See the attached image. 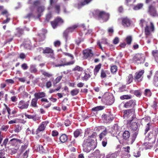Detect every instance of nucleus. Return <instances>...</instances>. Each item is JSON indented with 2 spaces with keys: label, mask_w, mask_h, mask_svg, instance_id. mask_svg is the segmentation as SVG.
I'll return each instance as SVG.
<instances>
[{
  "label": "nucleus",
  "mask_w": 158,
  "mask_h": 158,
  "mask_svg": "<svg viewBox=\"0 0 158 158\" xmlns=\"http://www.w3.org/2000/svg\"><path fill=\"white\" fill-rule=\"evenodd\" d=\"M97 136V133L90 129L85 130L84 137H87L85 138L82 144L84 152L88 153L96 147Z\"/></svg>",
  "instance_id": "obj_1"
},
{
  "label": "nucleus",
  "mask_w": 158,
  "mask_h": 158,
  "mask_svg": "<svg viewBox=\"0 0 158 158\" xmlns=\"http://www.w3.org/2000/svg\"><path fill=\"white\" fill-rule=\"evenodd\" d=\"M75 60L67 62L66 58H61L57 60V63L55 64V67H60L73 65L75 63Z\"/></svg>",
  "instance_id": "obj_2"
},
{
  "label": "nucleus",
  "mask_w": 158,
  "mask_h": 158,
  "mask_svg": "<svg viewBox=\"0 0 158 158\" xmlns=\"http://www.w3.org/2000/svg\"><path fill=\"white\" fill-rule=\"evenodd\" d=\"M95 14L98 16L99 19H102L104 22L107 21L109 18V15L104 11L96 10H95Z\"/></svg>",
  "instance_id": "obj_3"
},
{
  "label": "nucleus",
  "mask_w": 158,
  "mask_h": 158,
  "mask_svg": "<svg viewBox=\"0 0 158 158\" xmlns=\"http://www.w3.org/2000/svg\"><path fill=\"white\" fill-rule=\"evenodd\" d=\"M135 120L134 119L127 121V125L130 129L132 131H137L138 129L137 123L136 122L133 121Z\"/></svg>",
  "instance_id": "obj_4"
},
{
  "label": "nucleus",
  "mask_w": 158,
  "mask_h": 158,
  "mask_svg": "<svg viewBox=\"0 0 158 158\" xmlns=\"http://www.w3.org/2000/svg\"><path fill=\"white\" fill-rule=\"evenodd\" d=\"M102 99V101L108 105H110L114 102L113 98L111 96L109 95L108 94H105L104 95Z\"/></svg>",
  "instance_id": "obj_5"
},
{
  "label": "nucleus",
  "mask_w": 158,
  "mask_h": 158,
  "mask_svg": "<svg viewBox=\"0 0 158 158\" xmlns=\"http://www.w3.org/2000/svg\"><path fill=\"white\" fill-rule=\"evenodd\" d=\"M123 116L128 118L131 117V119H135L136 118L135 115L134 114L135 110L134 109H129L123 110Z\"/></svg>",
  "instance_id": "obj_6"
},
{
  "label": "nucleus",
  "mask_w": 158,
  "mask_h": 158,
  "mask_svg": "<svg viewBox=\"0 0 158 158\" xmlns=\"http://www.w3.org/2000/svg\"><path fill=\"white\" fill-rule=\"evenodd\" d=\"M29 100L27 102L21 100L19 101L18 104V107L21 110L27 109L29 105Z\"/></svg>",
  "instance_id": "obj_7"
},
{
  "label": "nucleus",
  "mask_w": 158,
  "mask_h": 158,
  "mask_svg": "<svg viewBox=\"0 0 158 158\" xmlns=\"http://www.w3.org/2000/svg\"><path fill=\"white\" fill-rule=\"evenodd\" d=\"M64 23V21L60 17H58L56 18L53 21L51 22V25L52 27L55 29L59 25L62 24Z\"/></svg>",
  "instance_id": "obj_8"
},
{
  "label": "nucleus",
  "mask_w": 158,
  "mask_h": 158,
  "mask_svg": "<svg viewBox=\"0 0 158 158\" xmlns=\"http://www.w3.org/2000/svg\"><path fill=\"white\" fill-rule=\"evenodd\" d=\"M144 70H141L135 73V75L134 77V80L136 82H140L143 80V78L142 75L144 73Z\"/></svg>",
  "instance_id": "obj_9"
},
{
  "label": "nucleus",
  "mask_w": 158,
  "mask_h": 158,
  "mask_svg": "<svg viewBox=\"0 0 158 158\" xmlns=\"http://www.w3.org/2000/svg\"><path fill=\"white\" fill-rule=\"evenodd\" d=\"M93 0H80L79 1L77 4H76V7L77 8L79 9L84 6L89 4Z\"/></svg>",
  "instance_id": "obj_10"
},
{
  "label": "nucleus",
  "mask_w": 158,
  "mask_h": 158,
  "mask_svg": "<svg viewBox=\"0 0 158 158\" xmlns=\"http://www.w3.org/2000/svg\"><path fill=\"white\" fill-rule=\"evenodd\" d=\"M136 105L135 101L131 99L126 102L124 105V107L126 108H132V109Z\"/></svg>",
  "instance_id": "obj_11"
},
{
  "label": "nucleus",
  "mask_w": 158,
  "mask_h": 158,
  "mask_svg": "<svg viewBox=\"0 0 158 158\" xmlns=\"http://www.w3.org/2000/svg\"><path fill=\"white\" fill-rule=\"evenodd\" d=\"M102 118L106 123L110 122L114 119L113 116L110 113L102 115Z\"/></svg>",
  "instance_id": "obj_12"
},
{
  "label": "nucleus",
  "mask_w": 158,
  "mask_h": 158,
  "mask_svg": "<svg viewBox=\"0 0 158 158\" xmlns=\"http://www.w3.org/2000/svg\"><path fill=\"white\" fill-rule=\"evenodd\" d=\"M150 25V27L148 25H146L145 28V33L147 36H148L150 35V31H153L154 30V25L152 22H151Z\"/></svg>",
  "instance_id": "obj_13"
},
{
  "label": "nucleus",
  "mask_w": 158,
  "mask_h": 158,
  "mask_svg": "<svg viewBox=\"0 0 158 158\" xmlns=\"http://www.w3.org/2000/svg\"><path fill=\"white\" fill-rule=\"evenodd\" d=\"M77 26L75 25L73 26L69 27L63 33V36L66 40H67L68 35L69 31H73L75 29L77 28Z\"/></svg>",
  "instance_id": "obj_14"
},
{
  "label": "nucleus",
  "mask_w": 158,
  "mask_h": 158,
  "mask_svg": "<svg viewBox=\"0 0 158 158\" xmlns=\"http://www.w3.org/2000/svg\"><path fill=\"white\" fill-rule=\"evenodd\" d=\"M122 24L124 27L130 26L131 24V21L127 17H125L121 18Z\"/></svg>",
  "instance_id": "obj_15"
},
{
  "label": "nucleus",
  "mask_w": 158,
  "mask_h": 158,
  "mask_svg": "<svg viewBox=\"0 0 158 158\" xmlns=\"http://www.w3.org/2000/svg\"><path fill=\"white\" fill-rule=\"evenodd\" d=\"M83 55L84 58L86 59L92 56L93 54L91 49H85L83 51Z\"/></svg>",
  "instance_id": "obj_16"
},
{
  "label": "nucleus",
  "mask_w": 158,
  "mask_h": 158,
  "mask_svg": "<svg viewBox=\"0 0 158 158\" xmlns=\"http://www.w3.org/2000/svg\"><path fill=\"white\" fill-rule=\"evenodd\" d=\"M47 125V123L45 122H42L40 126H39L38 128L37 129L36 132V134H39L40 132L42 131H44Z\"/></svg>",
  "instance_id": "obj_17"
},
{
  "label": "nucleus",
  "mask_w": 158,
  "mask_h": 158,
  "mask_svg": "<svg viewBox=\"0 0 158 158\" xmlns=\"http://www.w3.org/2000/svg\"><path fill=\"white\" fill-rule=\"evenodd\" d=\"M42 53L44 54H48L50 56H52L54 55V50L52 48L49 47L45 48L43 50Z\"/></svg>",
  "instance_id": "obj_18"
},
{
  "label": "nucleus",
  "mask_w": 158,
  "mask_h": 158,
  "mask_svg": "<svg viewBox=\"0 0 158 158\" xmlns=\"http://www.w3.org/2000/svg\"><path fill=\"white\" fill-rule=\"evenodd\" d=\"M143 55L142 54H137L133 57V60L136 61H143L144 59Z\"/></svg>",
  "instance_id": "obj_19"
},
{
  "label": "nucleus",
  "mask_w": 158,
  "mask_h": 158,
  "mask_svg": "<svg viewBox=\"0 0 158 158\" xmlns=\"http://www.w3.org/2000/svg\"><path fill=\"white\" fill-rule=\"evenodd\" d=\"M130 133L129 131L126 130L124 131L122 135L123 140L124 141H128L130 137Z\"/></svg>",
  "instance_id": "obj_20"
},
{
  "label": "nucleus",
  "mask_w": 158,
  "mask_h": 158,
  "mask_svg": "<svg viewBox=\"0 0 158 158\" xmlns=\"http://www.w3.org/2000/svg\"><path fill=\"white\" fill-rule=\"evenodd\" d=\"M109 129L110 130V132L111 134L113 136L117 134L119 131L118 126L117 125H115L114 127L110 128Z\"/></svg>",
  "instance_id": "obj_21"
},
{
  "label": "nucleus",
  "mask_w": 158,
  "mask_h": 158,
  "mask_svg": "<svg viewBox=\"0 0 158 158\" xmlns=\"http://www.w3.org/2000/svg\"><path fill=\"white\" fill-rule=\"evenodd\" d=\"M36 10L38 13L37 17L39 18L41 15V13H42L44 10V7L43 6H40L37 7Z\"/></svg>",
  "instance_id": "obj_22"
},
{
  "label": "nucleus",
  "mask_w": 158,
  "mask_h": 158,
  "mask_svg": "<svg viewBox=\"0 0 158 158\" xmlns=\"http://www.w3.org/2000/svg\"><path fill=\"white\" fill-rule=\"evenodd\" d=\"M34 95L35 98H37L38 100L39 99L42 98H43L45 97L46 95L44 92H42L35 93Z\"/></svg>",
  "instance_id": "obj_23"
},
{
  "label": "nucleus",
  "mask_w": 158,
  "mask_h": 158,
  "mask_svg": "<svg viewBox=\"0 0 158 158\" xmlns=\"http://www.w3.org/2000/svg\"><path fill=\"white\" fill-rule=\"evenodd\" d=\"M28 4H32L34 7L39 6L41 4V2L40 0H36L32 2V0H28Z\"/></svg>",
  "instance_id": "obj_24"
},
{
  "label": "nucleus",
  "mask_w": 158,
  "mask_h": 158,
  "mask_svg": "<svg viewBox=\"0 0 158 158\" xmlns=\"http://www.w3.org/2000/svg\"><path fill=\"white\" fill-rule=\"evenodd\" d=\"M59 139L61 143H65L68 139V136L65 134H63L60 136Z\"/></svg>",
  "instance_id": "obj_25"
},
{
  "label": "nucleus",
  "mask_w": 158,
  "mask_h": 158,
  "mask_svg": "<svg viewBox=\"0 0 158 158\" xmlns=\"http://www.w3.org/2000/svg\"><path fill=\"white\" fill-rule=\"evenodd\" d=\"M38 100L35 98H33L32 99L30 104V106L33 108H37L38 106L37 105Z\"/></svg>",
  "instance_id": "obj_26"
},
{
  "label": "nucleus",
  "mask_w": 158,
  "mask_h": 158,
  "mask_svg": "<svg viewBox=\"0 0 158 158\" xmlns=\"http://www.w3.org/2000/svg\"><path fill=\"white\" fill-rule=\"evenodd\" d=\"M25 116L28 119H32L35 121H36L39 119V118L37 117L36 114L31 115L27 114H25Z\"/></svg>",
  "instance_id": "obj_27"
},
{
  "label": "nucleus",
  "mask_w": 158,
  "mask_h": 158,
  "mask_svg": "<svg viewBox=\"0 0 158 158\" xmlns=\"http://www.w3.org/2000/svg\"><path fill=\"white\" fill-rule=\"evenodd\" d=\"M108 71L105 69H102L100 71V77L101 78L103 79L106 77Z\"/></svg>",
  "instance_id": "obj_28"
},
{
  "label": "nucleus",
  "mask_w": 158,
  "mask_h": 158,
  "mask_svg": "<svg viewBox=\"0 0 158 158\" xmlns=\"http://www.w3.org/2000/svg\"><path fill=\"white\" fill-rule=\"evenodd\" d=\"M148 12L151 15H154L156 14L155 9L151 5L149 6Z\"/></svg>",
  "instance_id": "obj_29"
},
{
  "label": "nucleus",
  "mask_w": 158,
  "mask_h": 158,
  "mask_svg": "<svg viewBox=\"0 0 158 158\" xmlns=\"http://www.w3.org/2000/svg\"><path fill=\"white\" fill-rule=\"evenodd\" d=\"M101 66L102 64L101 63H99L98 64L95 66L94 70V74L96 76L97 74L101 67Z\"/></svg>",
  "instance_id": "obj_30"
},
{
  "label": "nucleus",
  "mask_w": 158,
  "mask_h": 158,
  "mask_svg": "<svg viewBox=\"0 0 158 158\" xmlns=\"http://www.w3.org/2000/svg\"><path fill=\"white\" fill-rule=\"evenodd\" d=\"M37 151L40 153L45 152V149H44L43 146L41 145H38L37 146Z\"/></svg>",
  "instance_id": "obj_31"
},
{
  "label": "nucleus",
  "mask_w": 158,
  "mask_h": 158,
  "mask_svg": "<svg viewBox=\"0 0 158 158\" xmlns=\"http://www.w3.org/2000/svg\"><path fill=\"white\" fill-rule=\"evenodd\" d=\"M82 133V130L81 129H76L73 132L74 137L77 138L80 136Z\"/></svg>",
  "instance_id": "obj_32"
},
{
  "label": "nucleus",
  "mask_w": 158,
  "mask_h": 158,
  "mask_svg": "<svg viewBox=\"0 0 158 158\" xmlns=\"http://www.w3.org/2000/svg\"><path fill=\"white\" fill-rule=\"evenodd\" d=\"M17 31V33L15 34V35L20 37L23 34L24 30L23 29L18 28H16Z\"/></svg>",
  "instance_id": "obj_33"
},
{
  "label": "nucleus",
  "mask_w": 158,
  "mask_h": 158,
  "mask_svg": "<svg viewBox=\"0 0 158 158\" xmlns=\"http://www.w3.org/2000/svg\"><path fill=\"white\" fill-rule=\"evenodd\" d=\"M23 45L24 47L26 49H30L31 46V42L29 41H25Z\"/></svg>",
  "instance_id": "obj_34"
},
{
  "label": "nucleus",
  "mask_w": 158,
  "mask_h": 158,
  "mask_svg": "<svg viewBox=\"0 0 158 158\" xmlns=\"http://www.w3.org/2000/svg\"><path fill=\"white\" fill-rule=\"evenodd\" d=\"M28 146V143H25L24 145L21 146L20 149V154H22L27 148Z\"/></svg>",
  "instance_id": "obj_35"
},
{
  "label": "nucleus",
  "mask_w": 158,
  "mask_h": 158,
  "mask_svg": "<svg viewBox=\"0 0 158 158\" xmlns=\"http://www.w3.org/2000/svg\"><path fill=\"white\" fill-rule=\"evenodd\" d=\"M107 130L105 129L99 135V137L100 140H101L102 138L105 136L107 134Z\"/></svg>",
  "instance_id": "obj_36"
},
{
  "label": "nucleus",
  "mask_w": 158,
  "mask_h": 158,
  "mask_svg": "<svg viewBox=\"0 0 158 158\" xmlns=\"http://www.w3.org/2000/svg\"><path fill=\"white\" fill-rule=\"evenodd\" d=\"M79 90L77 89H73L70 91V94L72 96H74L77 95L79 93Z\"/></svg>",
  "instance_id": "obj_37"
},
{
  "label": "nucleus",
  "mask_w": 158,
  "mask_h": 158,
  "mask_svg": "<svg viewBox=\"0 0 158 158\" xmlns=\"http://www.w3.org/2000/svg\"><path fill=\"white\" fill-rule=\"evenodd\" d=\"M133 79V77L131 74H129L127 77V81L128 84L132 82Z\"/></svg>",
  "instance_id": "obj_38"
},
{
  "label": "nucleus",
  "mask_w": 158,
  "mask_h": 158,
  "mask_svg": "<svg viewBox=\"0 0 158 158\" xmlns=\"http://www.w3.org/2000/svg\"><path fill=\"white\" fill-rule=\"evenodd\" d=\"M151 124L149 123H148L145 126V128L144 130V134H146L147 132L149 131L151 127H152Z\"/></svg>",
  "instance_id": "obj_39"
},
{
  "label": "nucleus",
  "mask_w": 158,
  "mask_h": 158,
  "mask_svg": "<svg viewBox=\"0 0 158 158\" xmlns=\"http://www.w3.org/2000/svg\"><path fill=\"white\" fill-rule=\"evenodd\" d=\"M29 152V149H28L26 150L24 152L22 153L21 154H22L21 156V158H27Z\"/></svg>",
  "instance_id": "obj_40"
},
{
  "label": "nucleus",
  "mask_w": 158,
  "mask_h": 158,
  "mask_svg": "<svg viewBox=\"0 0 158 158\" xmlns=\"http://www.w3.org/2000/svg\"><path fill=\"white\" fill-rule=\"evenodd\" d=\"M143 6V4L141 3H138L137 5L134 6L133 9L135 10H139L142 8Z\"/></svg>",
  "instance_id": "obj_41"
},
{
  "label": "nucleus",
  "mask_w": 158,
  "mask_h": 158,
  "mask_svg": "<svg viewBox=\"0 0 158 158\" xmlns=\"http://www.w3.org/2000/svg\"><path fill=\"white\" fill-rule=\"evenodd\" d=\"M131 95H125L121 96L120 97V99L121 100L129 99H131Z\"/></svg>",
  "instance_id": "obj_42"
},
{
  "label": "nucleus",
  "mask_w": 158,
  "mask_h": 158,
  "mask_svg": "<svg viewBox=\"0 0 158 158\" xmlns=\"http://www.w3.org/2000/svg\"><path fill=\"white\" fill-rule=\"evenodd\" d=\"M105 108L104 106H97L92 109V110L94 111H98L103 110Z\"/></svg>",
  "instance_id": "obj_43"
},
{
  "label": "nucleus",
  "mask_w": 158,
  "mask_h": 158,
  "mask_svg": "<svg viewBox=\"0 0 158 158\" xmlns=\"http://www.w3.org/2000/svg\"><path fill=\"white\" fill-rule=\"evenodd\" d=\"M138 132L137 131L133 134L131 137V143L132 144L135 140V139L138 134Z\"/></svg>",
  "instance_id": "obj_44"
},
{
  "label": "nucleus",
  "mask_w": 158,
  "mask_h": 158,
  "mask_svg": "<svg viewBox=\"0 0 158 158\" xmlns=\"http://www.w3.org/2000/svg\"><path fill=\"white\" fill-rule=\"evenodd\" d=\"M125 41L127 44L130 45L132 41V37L131 36H127L125 39Z\"/></svg>",
  "instance_id": "obj_45"
},
{
  "label": "nucleus",
  "mask_w": 158,
  "mask_h": 158,
  "mask_svg": "<svg viewBox=\"0 0 158 158\" xmlns=\"http://www.w3.org/2000/svg\"><path fill=\"white\" fill-rule=\"evenodd\" d=\"M62 76H58L57 77L53 82V84L55 85L59 83L62 78Z\"/></svg>",
  "instance_id": "obj_46"
},
{
  "label": "nucleus",
  "mask_w": 158,
  "mask_h": 158,
  "mask_svg": "<svg viewBox=\"0 0 158 158\" xmlns=\"http://www.w3.org/2000/svg\"><path fill=\"white\" fill-rule=\"evenodd\" d=\"M83 68L80 67L79 66L76 65L75 67L72 69L73 71H78V72L82 71L83 70Z\"/></svg>",
  "instance_id": "obj_47"
},
{
  "label": "nucleus",
  "mask_w": 158,
  "mask_h": 158,
  "mask_svg": "<svg viewBox=\"0 0 158 158\" xmlns=\"http://www.w3.org/2000/svg\"><path fill=\"white\" fill-rule=\"evenodd\" d=\"M117 70V67L115 65H113L111 67L110 71L112 73H115Z\"/></svg>",
  "instance_id": "obj_48"
},
{
  "label": "nucleus",
  "mask_w": 158,
  "mask_h": 158,
  "mask_svg": "<svg viewBox=\"0 0 158 158\" xmlns=\"http://www.w3.org/2000/svg\"><path fill=\"white\" fill-rule=\"evenodd\" d=\"M52 17V15L51 13L50 12L47 14L46 16L45 21L46 22H48Z\"/></svg>",
  "instance_id": "obj_49"
},
{
  "label": "nucleus",
  "mask_w": 158,
  "mask_h": 158,
  "mask_svg": "<svg viewBox=\"0 0 158 158\" xmlns=\"http://www.w3.org/2000/svg\"><path fill=\"white\" fill-rule=\"evenodd\" d=\"M30 71L31 73H35L37 71V70L34 65H31L30 67Z\"/></svg>",
  "instance_id": "obj_50"
},
{
  "label": "nucleus",
  "mask_w": 158,
  "mask_h": 158,
  "mask_svg": "<svg viewBox=\"0 0 158 158\" xmlns=\"http://www.w3.org/2000/svg\"><path fill=\"white\" fill-rule=\"evenodd\" d=\"M63 54L64 56L70 57L72 60H73L74 57L73 54L66 52H64L63 53Z\"/></svg>",
  "instance_id": "obj_51"
},
{
  "label": "nucleus",
  "mask_w": 158,
  "mask_h": 158,
  "mask_svg": "<svg viewBox=\"0 0 158 158\" xmlns=\"http://www.w3.org/2000/svg\"><path fill=\"white\" fill-rule=\"evenodd\" d=\"M90 76L89 74L85 73V76L82 77L81 79L83 81H87L90 77Z\"/></svg>",
  "instance_id": "obj_52"
},
{
  "label": "nucleus",
  "mask_w": 158,
  "mask_h": 158,
  "mask_svg": "<svg viewBox=\"0 0 158 158\" xmlns=\"http://www.w3.org/2000/svg\"><path fill=\"white\" fill-rule=\"evenodd\" d=\"M54 9L56 12L59 14L60 11V5L58 4L55 5L54 6Z\"/></svg>",
  "instance_id": "obj_53"
},
{
  "label": "nucleus",
  "mask_w": 158,
  "mask_h": 158,
  "mask_svg": "<svg viewBox=\"0 0 158 158\" xmlns=\"http://www.w3.org/2000/svg\"><path fill=\"white\" fill-rule=\"evenodd\" d=\"M83 40V39H82L81 38H78L77 39H76L75 41L76 44L78 46Z\"/></svg>",
  "instance_id": "obj_54"
},
{
  "label": "nucleus",
  "mask_w": 158,
  "mask_h": 158,
  "mask_svg": "<svg viewBox=\"0 0 158 158\" xmlns=\"http://www.w3.org/2000/svg\"><path fill=\"white\" fill-rule=\"evenodd\" d=\"M145 95L148 97L150 96L151 95V92L149 89H146L145 90Z\"/></svg>",
  "instance_id": "obj_55"
},
{
  "label": "nucleus",
  "mask_w": 158,
  "mask_h": 158,
  "mask_svg": "<svg viewBox=\"0 0 158 158\" xmlns=\"http://www.w3.org/2000/svg\"><path fill=\"white\" fill-rule=\"evenodd\" d=\"M152 53L155 58L158 57V50H156L152 51Z\"/></svg>",
  "instance_id": "obj_56"
},
{
  "label": "nucleus",
  "mask_w": 158,
  "mask_h": 158,
  "mask_svg": "<svg viewBox=\"0 0 158 158\" xmlns=\"http://www.w3.org/2000/svg\"><path fill=\"white\" fill-rule=\"evenodd\" d=\"M15 140H16V139L13 138L11 139L10 141V143L13 145H16L17 144V143Z\"/></svg>",
  "instance_id": "obj_57"
},
{
  "label": "nucleus",
  "mask_w": 158,
  "mask_h": 158,
  "mask_svg": "<svg viewBox=\"0 0 158 158\" xmlns=\"http://www.w3.org/2000/svg\"><path fill=\"white\" fill-rule=\"evenodd\" d=\"M140 155V152L139 151H135L134 153V156L136 157H139Z\"/></svg>",
  "instance_id": "obj_58"
},
{
  "label": "nucleus",
  "mask_w": 158,
  "mask_h": 158,
  "mask_svg": "<svg viewBox=\"0 0 158 158\" xmlns=\"http://www.w3.org/2000/svg\"><path fill=\"white\" fill-rule=\"evenodd\" d=\"M21 68L24 70L27 69L28 68V66H27V64L26 63H24L22 64L21 65Z\"/></svg>",
  "instance_id": "obj_59"
},
{
  "label": "nucleus",
  "mask_w": 158,
  "mask_h": 158,
  "mask_svg": "<svg viewBox=\"0 0 158 158\" xmlns=\"http://www.w3.org/2000/svg\"><path fill=\"white\" fill-rule=\"evenodd\" d=\"M153 83L155 86L158 87V77L154 78Z\"/></svg>",
  "instance_id": "obj_60"
},
{
  "label": "nucleus",
  "mask_w": 158,
  "mask_h": 158,
  "mask_svg": "<svg viewBox=\"0 0 158 158\" xmlns=\"http://www.w3.org/2000/svg\"><path fill=\"white\" fill-rule=\"evenodd\" d=\"M8 138H6L5 139L3 142L1 144V146L2 147H6V144H7L8 142Z\"/></svg>",
  "instance_id": "obj_61"
},
{
  "label": "nucleus",
  "mask_w": 158,
  "mask_h": 158,
  "mask_svg": "<svg viewBox=\"0 0 158 158\" xmlns=\"http://www.w3.org/2000/svg\"><path fill=\"white\" fill-rule=\"evenodd\" d=\"M43 74L45 76L47 77H50L52 76V74L51 73H50L46 72H44Z\"/></svg>",
  "instance_id": "obj_62"
},
{
  "label": "nucleus",
  "mask_w": 158,
  "mask_h": 158,
  "mask_svg": "<svg viewBox=\"0 0 158 158\" xmlns=\"http://www.w3.org/2000/svg\"><path fill=\"white\" fill-rule=\"evenodd\" d=\"M17 112L15 110H13L12 111L10 114V119L15 117V114Z\"/></svg>",
  "instance_id": "obj_63"
},
{
  "label": "nucleus",
  "mask_w": 158,
  "mask_h": 158,
  "mask_svg": "<svg viewBox=\"0 0 158 158\" xmlns=\"http://www.w3.org/2000/svg\"><path fill=\"white\" fill-rule=\"evenodd\" d=\"M1 14L3 15H5L6 17H8L9 15V14H8L7 10H4L2 12Z\"/></svg>",
  "instance_id": "obj_64"
}]
</instances>
